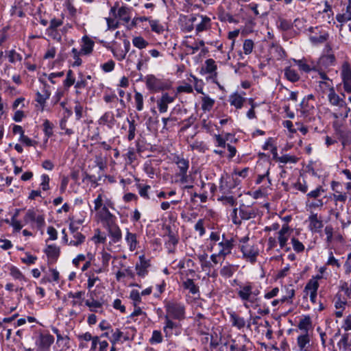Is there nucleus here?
Masks as SVG:
<instances>
[{
  "mask_svg": "<svg viewBox=\"0 0 351 351\" xmlns=\"http://www.w3.org/2000/svg\"><path fill=\"white\" fill-rule=\"evenodd\" d=\"M234 283L238 287L237 293L238 298L242 301L246 308L250 307L256 308L259 300L258 295L260 291L252 282H241L234 280Z\"/></svg>",
  "mask_w": 351,
  "mask_h": 351,
  "instance_id": "obj_1",
  "label": "nucleus"
},
{
  "mask_svg": "<svg viewBox=\"0 0 351 351\" xmlns=\"http://www.w3.org/2000/svg\"><path fill=\"white\" fill-rule=\"evenodd\" d=\"M239 241V248L242 252L243 258L250 261L251 263H254L259 254L258 245L250 242L248 236L241 237Z\"/></svg>",
  "mask_w": 351,
  "mask_h": 351,
  "instance_id": "obj_2",
  "label": "nucleus"
},
{
  "mask_svg": "<svg viewBox=\"0 0 351 351\" xmlns=\"http://www.w3.org/2000/svg\"><path fill=\"white\" fill-rule=\"evenodd\" d=\"M165 307L166 316L179 321L185 318V306L184 304L178 302H168Z\"/></svg>",
  "mask_w": 351,
  "mask_h": 351,
  "instance_id": "obj_3",
  "label": "nucleus"
},
{
  "mask_svg": "<svg viewBox=\"0 0 351 351\" xmlns=\"http://www.w3.org/2000/svg\"><path fill=\"white\" fill-rule=\"evenodd\" d=\"M173 162L179 170L176 173V176L180 178L179 182L182 184L188 182L189 176L187 172L189 168V160L182 156L176 155L173 156Z\"/></svg>",
  "mask_w": 351,
  "mask_h": 351,
  "instance_id": "obj_4",
  "label": "nucleus"
},
{
  "mask_svg": "<svg viewBox=\"0 0 351 351\" xmlns=\"http://www.w3.org/2000/svg\"><path fill=\"white\" fill-rule=\"evenodd\" d=\"M112 335L109 337V340L112 345H115L121 338L123 341H133L136 335V330L134 327L128 328L125 331H121L117 328L115 330H112Z\"/></svg>",
  "mask_w": 351,
  "mask_h": 351,
  "instance_id": "obj_5",
  "label": "nucleus"
},
{
  "mask_svg": "<svg viewBox=\"0 0 351 351\" xmlns=\"http://www.w3.org/2000/svg\"><path fill=\"white\" fill-rule=\"evenodd\" d=\"M147 88L152 92H159L168 88L167 84L162 79L156 77L154 75H147L145 77Z\"/></svg>",
  "mask_w": 351,
  "mask_h": 351,
  "instance_id": "obj_6",
  "label": "nucleus"
},
{
  "mask_svg": "<svg viewBox=\"0 0 351 351\" xmlns=\"http://www.w3.org/2000/svg\"><path fill=\"white\" fill-rule=\"evenodd\" d=\"M319 85H324L328 88L329 93L328 95V99L330 105L338 106L339 108H347L346 101L335 93V88L332 84H330L329 82H319Z\"/></svg>",
  "mask_w": 351,
  "mask_h": 351,
  "instance_id": "obj_7",
  "label": "nucleus"
},
{
  "mask_svg": "<svg viewBox=\"0 0 351 351\" xmlns=\"http://www.w3.org/2000/svg\"><path fill=\"white\" fill-rule=\"evenodd\" d=\"M217 245L219 247L218 253L226 258L232 253L235 245V239L233 237L228 238L225 234H223L221 240L217 243Z\"/></svg>",
  "mask_w": 351,
  "mask_h": 351,
  "instance_id": "obj_8",
  "label": "nucleus"
},
{
  "mask_svg": "<svg viewBox=\"0 0 351 351\" xmlns=\"http://www.w3.org/2000/svg\"><path fill=\"white\" fill-rule=\"evenodd\" d=\"M54 342V337L49 333H40L36 340L37 351H49Z\"/></svg>",
  "mask_w": 351,
  "mask_h": 351,
  "instance_id": "obj_9",
  "label": "nucleus"
},
{
  "mask_svg": "<svg viewBox=\"0 0 351 351\" xmlns=\"http://www.w3.org/2000/svg\"><path fill=\"white\" fill-rule=\"evenodd\" d=\"M228 314L230 317V322L232 327L236 328L239 330H243L245 327L250 328L252 325L250 319L249 321H246L244 317H241L233 311L228 312Z\"/></svg>",
  "mask_w": 351,
  "mask_h": 351,
  "instance_id": "obj_10",
  "label": "nucleus"
},
{
  "mask_svg": "<svg viewBox=\"0 0 351 351\" xmlns=\"http://www.w3.org/2000/svg\"><path fill=\"white\" fill-rule=\"evenodd\" d=\"M177 97V94L170 95L168 93H164L161 97L157 99V108L160 113H165L168 110V105L173 103Z\"/></svg>",
  "mask_w": 351,
  "mask_h": 351,
  "instance_id": "obj_11",
  "label": "nucleus"
},
{
  "mask_svg": "<svg viewBox=\"0 0 351 351\" xmlns=\"http://www.w3.org/2000/svg\"><path fill=\"white\" fill-rule=\"evenodd\" d=\"M341 77L344 90L347 93H351V66L348 62L342 64Z\"/></svg>",
  "mask_w": 351,
  "mask_h": 351,
  "instance_id": "obj_12",
  "label": "nucleus"
},
{
  "mask_svg": "<svg viewBox=\"0 0 351 351\" xmlns=\"http://www.w3.org/2000/svg\"><path fill=\"white\" fill-rule=\"evenodd\" d=\"M198 19H200V21L195 25V31L197 34L206 31L210 27L211 20L207 16L199 14L193 15L191 16L190 21L192 23H195Z\"/></svg>",
  "mask_w": 351,
  "mask_h": 351,
  "instance_id": "obj_13",
  "label": "nucleus"
},
{
  "mask_svg": "<svg viewBox=\"0 0 351 351\" xmlns=\"http://www.w3.org/2000/svg\"><path fill=\"white\" fill-rule=\"evenodd\" d=\"M290 228L287 224H284L281 229L278 232V242L281 249H285L286 252H289L291 248L287 247V242L289 239Z\"/></svg>",
  "mask_w": 351,
  "mask_h": 351,
  "instance_id": "obj_14",
  "label": "nucleus"
},
{
  "mask_svg": "<svg viewBox=\"0 0 351 351\" xmlns=\"http://www.w3.org/2000/svg\"><path fill=\"white\" fill-rule=\"evenodd\" d=\"M151 266L150 260L147 259L144 255L139 256V263L136 264L135 269L137 275L145 278L148 274V268Z\"/></svg>",
  "mask_w": 351,
  "mask_h": 351,
  "instance_id": "obj_15",
  "label": "nucleus"
},
{
  "mask_svg": "<svg viewBox=\"0 0 351 351\" xmlns=\"http://www.w3.org/2000/svg\"><path fill=\"white\" fill-rule=\"evenodd\" d=\"M301 107V114L302 115L308 119V120H311L314 119L315 114L316 113V109L315 108L313 104H309L306 99H303L300 103Z\"/></svg>",
  "mask_w": 351,
  "mask_h": 351,
  "instance_id": "obj_16",
  "label": "nucleus"
},
{
  "mask_svg": "<svg viewBox=\"0 0 351 351\" xmlns=\"http://www.w3.org/2000/svg\"><path fill=\"white\" fill-rule=\"evenodd\" d=\"M114 117L112 111H107L99 119L98 124L106 125L108 129L112 130L117 123Z\"/></svg>",
  "mask_w": 351,
  "mask_h": 351,
  "instance_id": "obj_17",
  "label": "nucleus"
},
{
  "mask_svg": "<svg viewBox=\"0 0 351 351\" xmlns=\"http://www.w3.org/2000/svg\"><path fill=\"white\" fill-rule=\"evenodd\" d=\"M182 287L184 290L187 291L189 293L193 295H199V286L190 278H186L182 280Z\"/></svg>",
  "mask_w": 351,
  "mask_h": 351,
  "instance_id": "obj_18",
  "label": "nucleus"
},
{
  "mask_svg": "<svg viewBox=\"0 0 351 351\" xmlns=\"http://www.w3.org/2000/svg\"><path fill=\"white\" fill-rule=\"evenodd\" d=\"M98 215L101 221L106 226L112 224V222L115 221L116 217L112 214L106 205H104L101 210L98 212Z\"/></svg>",
  "mask_w": 351,
  "mask_h": 351,
  "instance_id": "obj_19",
  "label": "nucleus"
},
{
  "mask_svg": "<svg viewBox=\"0 0 351 351\" xmlns=\"http://www.w3.org/2000/svg\"><path fill=\"white\" fill-rule=\"evenodd\" d=\"M106 226L108 227L109 235L112 238V242L114 243L119 242L122 239V233L119 227L115 223V221Z\"/></svg>",
  "mask_w": 351,
  "mask_h": 351,
  "instance_id": "obj_20",
  "label": "nucleus"
},
{
  "mask_svg": "<svg viewBox=\"0 0 351 351\" xmlns=\"http://www.w3.org/2000/svg\"><path fill=\"white\" fill-rule=\"evenodd\" d=\"M231 181L230 176L226 175L221 177L219 187L222 193L228 194L234 189V185H232Z\"/></svg>",
  "mask_w": 351,
  "mask_h": 351,
  "instance_id": "obj_21",
  "label": "nucleus"
},
{
  "mask_svg": "<svg viewBox=\"0 0 351 351\" xmlns=\"http://www.w3.org/2000/svg\"><path fill=\"white\" fill-rule=\"evenodd\" d=\"M308 221L310 222L309 227L312 231L319 232L324 226L323 222L321 219L317 217V213H312L308 217Z\"/></svg>",
  "mask_w": 351,
  "mask_h": 351,
  "instance_id": "obj_22",
  "label": "nucleus"
},
{
  "mask_svg": "<svg viewBox=\"0 0 351 351\" xmlns=\"http://www.w3.org/2000/svg\"><path fill=\"white\" fill-rule=\"evenodd\" d=\"M335 56L332 53L322 55L318 60V66L319 67L328 68L329 66L335 65Z\"/></svg>",
  "mask_w": 351,
  "mask_h": 351,
  "instance_id": "obj_23",
  "label": "nucleus"
},
{
  "mask_svg": "<svg viewBox=\"0 0 351 351\" xmlns=\"http://www.w3.org/2000/svg\"><path fill=\"white\" fill-rule=\"evenodd\" d=\"M82 45L80 49L82 55H89L92 53L95 43L87 36H84L82 38Z\"/></svg>",
  "mask_w": 351,
  "mask_h": 351,
  "instance_id": "obj_24",
  "label": "nucleus"
},
{
  "mask_svg": "<svg viewBox=\"0 0 351 351\" xmlns=\"http://www.w3.org/2000/svg\"><path fill=\"white\" fill-rule=\"evenodd\" d=\"M62 23H63L62 20L53 18L50 21L49 26L47 29V32H49V31L51 32V33L49 34V35L52 36L54 39H57L58 40H60L61 39V37L59 36L58 38H57L56 29L58 27H60L62 25Z\"/></svg>",
  "mask_w": 351,
  "mask_h": 351,
  "instance_id": "obj_25",
  "label": "nucleus"
},
{
  "mask_svg": "<svg viewBox=\"0 0 351 351\" xmlns=\"http://www.w3.org/2000/svg\"><path fill=\"white\" fill-rule=\"evenodd\" d=\"M256 215L255 210L249 206L242 205L239 208V216L242 220H249Z\"/></svg>",
  "mask_w": 351,
  "mask_h": 351,
  "instance_id": "obj_26",
  "label": "nucleus"
},
{
  "mask_svg": "<svg viewBox=\"0 0 351 351\" xmlns=\"http://www.w3.org/2000/svg\"><path fill=\"white\" fill-rule=\"evenodd\" d=\"M44 252L48 258L56 261L60 256V250L59 247L52 244L48 245L45 249Z\"/></svg>",
  "mask_w": 351,
  "mask_h": 351,
  "instance_id": "obj_27",
  "label": "nucleus"
},
{
  "mask_svg": "<svg viewBox=\"0 0 351 351\" xmlns=\"http://www.w3.org/2000/svg\"><path fill=\"white\" fill-rule=\"evenodd\" d=\"M90 297L91 300H86L85 301V305L89 308V310L93 313H102L103 311H98V308H102V303L98 300H96L93 298V293L91 292L90 294Z\"/></svg>",
  "mask_w": 351,
  "mask_h": 351,
  "instance_id": "obj_28",
  "label": "nucleus"
},
{
  "mask_svg": "<svg viewBox=\"0 0 351 351\" xmlns=\"http://www.w3.org/2000/svg\"><path fill=\"white\" fill-rule=\"evenodd\" d=\"M125 241L129 246V250L131 252L134 251L137 248V239L136 234L132 233L129 231V229H126Z\"/></svg>",
  "mask_w": 351,
  "mask_h": 351,
  "instance_id": "obj_29",
  "label": "nucleus"
},
{
  "mask_svg": "<svg viewBox=\"0 0 351 351\" xmlns=\"http://www.w3.org/2000/svg\"><path fill=\"white\" fill-rule=\"evenodd\" d=\"M237 269V266L230 263L223 265L220 269V275L226 278H231Z\"/></svg>",
  "mask_w": 351,
  "mask_h": 351,
  "instance_id": "obj_30",
  "label": "nucleus"
},
{
  "mask_svg": "<svg viewBox=\"0 0 351 351\" xmlns=\"http://www.w3.org/2000/svg\"><path fill=\"white\" fill-rule=\"evenodd\" d=\"M178 326L176 322L172 320V318L169 316L165 315V326L163 327V331L165 333L166 337H169L172 332L171 330Z\"/></svg>",
  "mask_w": 351,
  "mask_h": 351,
  "instance_id": "obj_31",
  "label": "nucleus"
},
{
  "mask_svg": "<svg viewBox=\"0 0 351 351\" xmlns=\"http://www.w3.org/2000/svg\"><path fill=\"white\" fill-rule=\"evenodd\" d=\"M245 100L244 97L237 93L231 95L229 98L230 105L234 106L237 109H241L243 107Z\"/></svg>",
  "mask_w": 351,
  "mask_h": 351,
  "instance_id": "obj_32",
  "label": "nucleus"
},
{
  "mask_svg": "<svg viewBox=\"0 0 351 351\" xmlns=\"http://www.w3.org/2000/svg\"><path fill=\"white\" fill-rule=\"evenodd\" d=\"M311 327L312 321L309 315L304 316L302 318L298 324V328L304 333H308V330Z\"/></svg>",
  "mask_w": 351,
  "mask_h": 351,
  "instance_id": "obj_33",
  "label": "nucleus"
},
{
  "mask_svg": "<svg viewBox=\"0 0 351 351\" xmlns=\"http://www.w3.org/2000/svg\"><path fill=\"white\" fill-rule=\"evenodd\" d=\"M285 77L291 82H296L300 80V75L291 66H287L285 69Z\"/></svg>",
  "mask_w": 351,
  "mask_h": 351,
  "instance_id": "obj_34",
  "label": "nucleus"
},
{
  "mask_svg": "<svg viewBox=\"0 0 351 351\" xmlns=\"http://www.w3.org/2000/svg\"><path fill=\"white\" fill-rule=\"evenodd\" d=\"M306 21L303 18H298L294 20L293 26L294 25L300 32H305L306 30H308L309 32H313L314 27H309L308 29L306 28Z\"/></svg>",
  "mask_w": 351,
  "mask_h": 351,
  "instance_id": "obj_35",
  "label": "nucleus"
},
{
  "mask_svg": "<svg viewBox=\"0 0 351 351\" xmlns=\"http://www.w3.org/2000/svg\"><path fill=\"white\" fill-rule=\"evenodd\" d=\"M127 122L128 123L127 139L129 141H132L136 136V124L134 119H130L128 118H127Z\"/></svg>",
  "mask_w": 351,
  "mask_h": 351,
  "instance_id": "obj_36",
  "label": "nucleus"
},
{
  "mask_svg": "<svg viewBox=\"0 0 351 351\" xmlns=\"http://www.w3.org/2000/svg\"><path fill=\"white\" fill-rule=\"evenodd\" d=\"M319 286V282L315 279H310L306 283L304 291L306 292V294L317 293Z\"/></svg>",
  "mask_w": 351,
  "mask_h": 351,
  "instance_id": "obj_37",
  "label": "nucleus"
},
{
  "mask_svg": "<svg viewBox=\"0 0 351 351\" xmlns=\"http://www.w3.org/2000/svg\"><path fill=\"white\" fill-rule=\"evenodd\" d=\"M130 9L128 7L122 6L117 10V17L125 23H128L130 21Z\"/></svg>",
  "mask_w": 351,
  "mask_h": 351,
  "instance_id": "obj_38",
  "label": "nucleus"
},
{
  "mask_svg": "<svg viewBox=\"0 0 351 351\" xmlns=\"http://www.w3.org/2000/svg\"><path fill=\"white\" fill-rule=\"evenodd\" d=\"M310 343V337L308 333L300 335L297 338V343L301 351L305 350V348Z\"/></svg>",
  "mask_w": 351,
  "mask_h": 351,
  "instance_id": "obj_39",
  "label": "nucleus"
},
{
  "mask_svg": "<svg viewBox=\"0 0 351 351\" xmlns=\"http://www.w3.org/2000/svg\"><path fill=\"white\" fill-rule=\"evenodd\" d=\"M71 234L73 236V239H71L69 243V245L77 247L85 241L86 237L81 232H77L72 233Z\"/></svg>",
  "mask_w": 351,
  "mask_h": 351,
  "instance_id": "obj_40",
  "label": "nucleus"
},
{
  "mask_svg": "<svg viewBox=\"0 0 351 351\" xmlns=\"http://www.w3.org/2000/svg\"><path fill=\"white\" fill-rule=\"evenodd\" d=\"M215 104V100L209 96H204L202 99V109L204 112H209Z\"/></svg>",
  "mask_w": 351,
  "mask_h": 351,
  "instance_id": "obj_41",
  "label": "nucleus"
},
{
  "mask_svg": "<svg viewBox=\"0 0 351 351\" xmlns=\"http://www.w3.org/2000/svg\"><path fill=\"white\" fill-rule=\"evenodd\" d=\"M204 70H205L206 73H210V74L214 73V75L216 77L217 76V73H216L217 65L215 64V61L212 58L206 60L205 61Z\"/></svg>",
  "mask_w": 351,
  "mask_h": 351,
  "instance_id": "obj_42",
  "label": "nucleus"
},
{
  "mask_svg": "<svg viewBox=\"0 0 351 351\" xmlns=\"http://www.w3.org/2000/svg\"><path fill=\"white\" fill-rule=\"evenodd\" d=\"M71 54L74 59V62L72 63L73 66H79L82 64V60L80 58V56L82 55V53L80 50L77 49L76 48H73L71 51Z\"/></svg>",
  "mask_w": 351,
  "mask_h": 351,
  "instance_id": "obj_43",
  "label": "nucleus"
},
{
  "mask_svg": "<svg viewBox=\"0 0 351 351\" xmlns=\"http://www.w3.org/2000/svg\"><path fill=\"white\" fill-rule=\"evenodd\" d=\"M293 61L296 65L298 66L300 70L305 73H309L313 70H316L315 67H311L309 64H306L305 61H304L303 60L293 59Z\"/></svg>",
  "mask_w": 351,
  "mask_h": 351,
  "instance_id": "obj_44",
  "label": "nucleus"
},
{
  "mask_svg": "<svg viewBox=\"0 0 351 351\" xmlns=\"http://www.w3.org/2000/svg\"><path fill=\"white\" fill-rule=\"evenodd\" d=\"M177 121V118L174 117H163L162 121L163 123V130H169L170 128L175 125V123Z\"/></svg>",
  "mask_w": 351,
  "mask_h": 351,
  "instance_id": "obj_45",
  "label": "nucleus"
},
{
  "mask_svg": "<svg viewBox=\"0 0 351 351\" xmlns=\"http://www.w3.org/2000/svg\"><path fill=\"white\" fill-rule=\"evenodd\" d=\"M149 25L152 31L157 34H161L165 31L163 25L161 23H160L158 20L151 19L149 21Z\"/></svg>",
  "mask_w": 351,
  "mask_h": 351,
  "instance_id": "obj_46",
  "label": "nucleus"
},
{
  "mask_svg": "<svg viewBox=\"0 0 351 351\" xmlns=\"http://www.w3.org/2000/svg\"><path fill=\"white\" fill-rule=\"evenodd\" d=\"M162 341L163 337L161 332L160 330H155L152 332V335L149 341L151 344L154 345L160 343Z\"/></svg>",
  "mask_w": 351,
  "mask_h": 351,
  "instance_id": "obj_47",
  "label": "nucleus"
},
{
  "mask_svg": "<svg viewBox=\"0 0 351 351\" xmlns=\"http://www.w3.org/2000/svg\"><path fill=\"white\" fill-rule=\"evenodd\" d=\"M43 132L47 138H50L53 135V124L48 119H45L43 124Z\"/></svg>",
  "mask_w": 351,
  "mask_h": 351,
  "instance_id": "obj_48",
  "label": "nucleus"
},
{
  "mask_svg": "<svg viewBox=\"0 0 351 351\" xmlns=\"http://www.w3.org/2000/svg\"><path fill=\"white\" fill-rule=\"evenodd\" d=\"M210 240L209 250L213 251L215 245H217V242L220 241V233L219 232H211L209 236Z\"/></svg>",
  "mask_w": 351,
  "mask_h": 351,
  "instance_id": "obj_49",
  "label": "nucleus"
},
{
  "mask_svg": "<svg viewBox=\"0 0 351 351\" xmlns=\"http://www.w3.org/2000/svg\"><path fill=\"white\" fill-rule=\"evenodd\" d=\"M132 44L140 49L145 48L149 45L148 42L141 36L134 37L132 39Z\"/></svg>",
  "mask_w": 351,
  "mask_h": 351,
  "instance_id": "obj_50",
  "label": "nucleus"
},
{
  "mask_svg": "<svg viewBox=\"0 0 351 351\" xmlns=\"http://www.w3.org/2000/svg\"><path fill=\"white\" fill-rule=\"evenodd\" d=\"M219 19L222 22H228L230 23H238L239 21L228 12H223L219 16Z\"/></svg>",
  "mask_w": 351,
  "mask_h": 351,
  "instance_id": "obj_51",
  "label": "nucleus"
},
{
  "mask_svg": "<svg viewBox=\"0 0 351 351\" xmlns=\"http://www.w3.org/2000/svg\"><path fill=\"white\" fill-rule=\"evenodd\" d=\"M134 102L136 109L138 111H141L143 109V96L141 93L135 92Z\"/></svg>",
  "mask_w": 351,
  "mask_h": 351,
  "instance_id": "obj_52",
  "label": "nucleus"
},
{
  "mask_svg": "<svg viewBox=\"0 0 351 351\" xmlns=\"http://www.w3.org/2000/svg\"><path fill=\"white\" fill-rule=\"evenodd\" d=\"M291 242L293 246V249L295 252L300 253L304 250V245L297 238L292 237Z\"/></svg>",
  "mask_w": 351,
  "mask_h": 351,
  "instance_id": "obj_53",
  "label": "nucleus"
},
{
  "mask_svg": "<svg viewBox=\"0 0 351 351\" xmlns=\"http://www.w3.org/2000/svg\"><path fill=\"white\" fill-rule=\"evenodd\" d=\"M328 35L327 34H320L319 36H310L309 39L313 44H321L327 40Z\"/></svg>",
  "mask_w": 351,
  "mask_h": 351,
  "instance_id": "obj_54",
  "label": "nucleus"
},
{
  "mask_svg": "<svg viewBox=\"0 0 351 351\" xmlns=\"http://www.w3.org/2000/svg\"><path fill=\"white\" fill-rule=\"evenodd\" d=\"M141 293L138 290L133 289L130 291V298L133 301L135 307L141 302Z\"/></svg>",
  "mask_w": 351,
  "mask_h": 351,
  "instance_id": "obj_55",
  "label": "nucleus"
},
{
  "mask_svg": "<svg viewBox=\"0 0 351 351\" xmlns=\"http://www.w3.org/2000/svg\"><path fill=\"white\" fill-rule=\"evenodd\" d=\"M347 304L346 300L341 299V294L338 293L335 298V307L336 309H345Z\"/></svg>",
  "mask_w": 351,
  "mask_h": 351,
  "instance_id": "obj_56",
  "label": "nucleus"
},
{
  "mask_svg": "<svg viewBox=\"0 0 351 351\" xmlns=\"http://www.w3.org/2000/svg\"><path fill=\"white\" fill-rule=\"evenodd\" d=\"M8 57L9 62L12 64H14L16 62L21 61L22 60L21 55L17 53L14 49L9 51Z\"/></svg>",
  "mask_w": 351,
  "mask_h": 351,
  "instance_id": "obj_57",
  "label": "nucleus"
},
{
  "mask_svg": "<svg viewBox=\"0 0 351 351\" xmlns=\"http://www.w3.org/2000/svg\"><path fill=\"white\" fill-rule=\"evenodd\" d=\"M254 43L251 39L245 40L243 45V52L245 55L250 54L254 49Z\"/></svg>",
  "mask_w": 351,
  "mask_h": 351,
  "instance_id": "obj_58",
  "label": "nucleus"
},
{
  "mask_svg": "<svg viewBox=\"0 0 351 351\" xmlns=\"http://www.w3.org/2000/svg\"><path fill=\"white\" fill-rule=\"evenodd\" d=\"M75 77H73V72L72 70H69L66 73V79L64 80V86L66 88H69L75 84Z\"/></svg>",
  "mask_w": 351,
  "mask_h": 351,
  "instance_id": "obj_59",
  "label": "nucleus"
},
{
  "mask_svg": "<svg viewBox=\"0 0 351 351\" xmlns=\"http://www.w3.org/2000/svg\"><path fill=\"white\" fill-rule=\"evenodd\" d=\"M293 27V23L287 19H280L278 27L282 31L289 30Z\"/></svg>",
  "mask_w": 351,
  "mask_h": 351,
  "instance_id": "obj_60",
  "label": "nucleus"
},
{
  "mask_svg": "<svg viewBox=\"0 0 351 351\" xmlns=\"http://www.w3.org/2000/svg\"><path fill=\"white\" fill-rule=\"evenodd\" d=\"M196 117L193 115L190 116L187 119H184L182 121L183 126L181 128L182 131H185L189 128L195 121Z\"/></svg>",
  "mask_w": 351,
  "mask_h": 351,
  "instance_id": "obj_61",
  "label": "nucleus"
},
{
  "mask_svg": "<svg viewBox=\"0 0 351 351\" xmlns=\"http://www.w3.org/2000/svg\"><path fill=\"white\" fill-rule=\"evenodd\" d=\"M194 228L195 231L199 232V236L202 237L206 232L204 219H199L195 224Z\"/></svg>",
  "mask_w": 351,
  "mask_h": 351,
  "instance_id": "obj_62",
  "label": "nucleus"
},
{
  "mask_svg": "<svg viewBox=\"0 0 351 351\" xmlns=\"http://www.w3.org/2000/svg\"><path fill=\"white\" fill-rule=\"evenodd\" d=\"M210 262L213 263V266L214 267L217 264L221 265L226 258H223L222 256H220V254L218 252H217L212 254L210 256Z\"/></svg>",
  "mask_w": 351,
  "mask_h": 351,
  "instance_id": "obj_63",
  "label": "nucleus"
},
{
  "mask_svg": "<svg viewBox=\"0 0 351 351\" xmlns=\"http://www.w3.org/2000/svg\"><path fill=\"white\" fill-rule=\"evenodd\" d=\"M114 57L119 61H121L125 58L126 53L121 48H115L112 49Z\"/></svg>",
  "mask_w": 351,
  "mask_h": 351,
  "instance_id": "obj_64",
  "label": "nucleus"
}]
</instances>
